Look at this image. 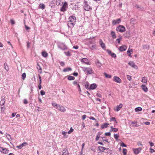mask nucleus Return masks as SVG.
Listing matches in <instances>:
<instances>
[{
    "mask_svg": "<svg viewBox=\"0 0 155 155\" xmlns=\"http://www.w3.org/2000/svg\"><path fill=\"white\" fill-rule=\"evenodd\" d=\"M76 17L73 16H71L68 19V25L70 28L73 27L75 24Z\"/></svg>",
    "mask_w": 155,
    "mask_h": 155,
    "instance_id": "obj_1",
    "label": "nucleus"
},
{
    "mask_svg": "<svg viewBox=\"0 0 155 155\" xmlns=\"http://www.w3.org/2000/svg\"><path fill=\"white\" fill-rule=\"evenodd\" d=\"M83 70L85 73L87 74H91L93 73V71L90 68L82 67Z\"/></svg>",
    "mask_w": 155,
    "mask_h": 155,
    "instance_id": "obj_2",
    "label": "nucleus"
},
{
    "mask_svg": "<svg viewBox=\"0 0 155 155\" xmlns=\"http://www.w3.org/2000/svg\"><path fill=\"white\" fill-rule=\"evenodd\" d=\"M116 30L117 31H118L120 32H122L125 31V29L123 26L119 25L116 28Z\"/></svg>",
    "mask_w": 155,
    "mask_h": 155,
    "instance_id": "obj_3",
    "label": "nucleus"
},
{
    "mask_svg": "<svg viewBox=\"0 0 155 155\" xmlns=\"http://www.w3.org/2000/svg\"><path fill=\"white\" fill-rule=\"evenodd\" d=\"M84 8L85 10L88 11L91 10L92 8H91L90 6L88 5L87 2H84Z\"/></svg>",
    "mask_w": 155,
    "mask_h": 155,
    "instance_id": "obj_4",
    "label": "nucleus"
},
{
    "mask_svg": "<svg viewBox=\"0 0 155 155\" xmlns=\"http://www.w3.org/2000/svg\"><path fill=\"white\" fill-rule=\"evenodd\" d=\"M0 151L4 153H8L9 152V150L6 148H4L0 147Z\"/></svg>",
    "mask_w": 155,
    "mask_h": 155,
    "instance_id": "obj_5",
    "label": "nucleus"
},
{
    "mask_svg": "<svg viewBox=\"0 0 155 155\" xmlns=\"http://www.w3.org/2000/svg\"><path fill=\"white\" fill-rule=\"evenodd\" d=\"M67 3L66 2H65L63 5V6L61 7V11L62 12H64L66 10V8L68 7L67 6Z\"/></svg>",
    "mask_w": 155,
    "mask_h": 155,
    "instance_id": "obj_6",
    "label": "nucleus"
},
{
    "mask_svg": "<svg viewBox=\"0 0 155 155\" xmlns=\"http://www.w3.org/2000/svg\"><path fill=\"white\" fill-rule=\"evenodd\" d=\"M57 109L63 112H64L66 110L65 108L63 106L59 105L58 106V107H57Z\"/></svg>",
    "mask_w": 155,
    "mask_h": 155,
    "instance_id": "obj_7",
    "label": "nucleus"
},
{
    "mask_svg": "<svg viewBox=\"0 0 155 155\" xmlns=\"http://www.w3.org/2000/svg\"><path fill=\"white\" fill-rule=\"evenodd\" d=\"M128 64L132 67L135 69H137V66L134 63L133 61H130L128 63Z\"/></svg>",
    "mask_w": 155,
    "mask_h": 155,
    "instance_id": "obj_8",
    "label": "nucleus"
},
{
    "mask_svg": "<svg viewBox=\"0 0 155 155\" xmlns=\"http://www.w3.org/2000/svg\"><path fill=\"white\" fill-rule=\"evenodd\" d=\"M122 106L123 104H120L119 105H117L114 108V110L118 111L122 107Z\"/></svg>",
    "mask_w": 155,
    "mask_h": 155,
    "instance_id": "obj_9",
    "label": "nucleus"
},
{
    "mask_svg": "<svg viewBox=\"0 0 155 155\" xmlns=\"http://www.w3.org/2000/svg\"><path fill=\"white\" fill-rule=\"evenodd\" d=\"M127 48V47L125 45H123L119 48V51H125Z\"/></svg>",
    "mask_w": 155,
    "mask_h": 155,
    "instance_id": "obj_10",
    "label": "nucleus"
},
{
    "mask_svg": "<svg viewBox=\"0 0 155 155\" xmlns=\"http://www.w3.org/2000/svg\"><path fill=\"white\" fill-rule=\"evenodd\" d=\"M141 150L140 148H139L137 149H133V150L134 153L135 154H137L139 153Z\"/></svg>",
    "mask_w": 155,
    "mask_h": 155,
    "instance_id": "obj_11",
    "label": "nucleus"
},
{
    "mask_svg": "<svg viewBox=\"0 0 155 155\" xmlns=\"http://www.w3.org/2000/svg\"><path fill=\"white\" fill-rule=\"evenodd\" d=\"M114 81L118 83H120L121 82L120 79L117 76H114Z\"/></svg>",
    "mask_w": 155,
    "mask_h": 155,
    "instance_id": "obj_12",
    "label": "nucleus"
},
{
    "mask_svg": "<svg viewBox=\"0 0 155 155\" xmlns=\"http://www.w3.org/2000/svg\"><path fill=\"white\" fill-rule=\"evenodd\" d=\"M121 21V19L120 18H118L117 20H114L112 21V24L113 25H115L117 24H119L120 23Z\"/></svg>",
    "mask_w": 155,
    "mask_h": 155,
    "instance_id": "obj_13",
    "label": "nucleus"
},
{
    "mask_svg": "<svg viewBox=\"0 0 155 155\" xmlns=\"http://www.w3.org/2000/svg\"><path fill=\"white\" fill-rule=\"evenodd\" d=\"M81 62L84 63L85 64H90L87 58H83L81 59Z\"/></svg>",
    "mask_w": 155,
    "mask_h": 155,
    "instance_id": "obj_14",
    "label": "nucleus"
},
{
    "mask_svg": "<svg viewBox=\"0 0 155 155\" xmlns=\"http://www.w3.org/2000/svg\"><path fill=\"white\" fill-rule=\"evenodd\" d=\"M58 47L62 50H65L67 49V46L63 44H61L58 46Z\"/></svg>",
    "mask_w": 155,
    "mask_h": 155,
    "instance_id": "obj_15",
    "label": "nucleus"
},
{
    "mask_svg": "<svg viewBox=\"0 0 155 155\" xmlns=\"http://www.w3.org/2000/svg\"><path fill=\"white\" fill-rule=\"evenodd\" d=\"M99 43L101 47L104 49H105L106 47L105 44L103 43V41L101 40H100L99 41Z\"/></svg>",
    "mask_w": 155,
    "mask_h": 155,
    "instance_id": "obj_16",
    "label": "nucleus"
},
{
    "mask_svg": "<svg viewBox=\"0 0 155 155\" xmlns=\"http://www.w3.org/2000/svg\"><path fill=\"white\" fill-rule=\"evenodd\" d=\"M135 7L138 9L139 10H143L144 9V8L143 6H140L137 5H135Z\"/></svg>",
    "mask_w": 155,
    "mask_h": 155,
    "instance_id": "obj_17",
    "label": "nucleus"
},
{
    "mask_svg": "<svg viewBox=\"0 0 155 155\" xmlns=\"http://www.w3.org/2000/svg\"><path fill=\"white\" fill-rule=\"evenodd\" d=\"M97 87V85L95 84H92L90 86L89 88L91 89H94Z\"/></svg>",
    "mask_w": 155,
    "mask_h": 155,
    "instance_id": "obj_18",
    "label": "nucleus"
},
{
    "mask_svg": "<svg viewBox=\"0 0 155 155\" xmlns=\"http://www.w3.org/2000/svg\"><path fill=\"white\" fill-rule=\"evenodd\" d=\"M142 89L145 92H147L148 91V88L145 85H143L141 86Z\"/></svg>",
    "mask_w": 155,
    "mask_h": 155,
    "instance_id": "obj_19",
    "label": "nucleus"
},
{
    "mask_svg": "<svg viewBox=\"0 0 155 155\" xmlns=\"http://www.w3.org/2000/svg\"><path fill=\"white\" fill-rule=\"evenodd\" d=\"M109 124L108 123H105L101 126V127L102 129L107 128L108 127Z\"/></svg>",
    "mask_w": 155,
    "mask_h": 155,
    "instance_id": "obj_20",
    "label": "nucleus"
},
{
    "mask_svg": "<svg viewBox=\"0 0 155 155\" xmlns=\"http://www.w3.org/2000/svg\"><path fill=\"white\" fill-rule=\"evenodd\" d=\"M62 155H69L68 151H67L66 150H64L62 151Z\"/></svg>",
    "mask_w": 155,
    "mask_h": 155,
    "instance_id": "obj_21",
    "label": "nucleus"
},
{
    "mask_svg": "<svg viewBox=\"0 0 155 155\" xmlns=\"http://www.w3.org/2000/svg\"><path fill=\"white\" fill-rule=\"evenodd\" d=\"M110 34H111V35L112 36V38H113V39H115V38H116V35L115 33L113 31H112L111 32Z\"/></svg>",
    "mask_w": 155,
    "mask_h": 155,
    "instance_id": "obj_22",
    "label": "nucleus"
},
{
    "mask_svg": "<svg viewBox=\"0 0 155 155\" xmlns=\"http://www.w3.org/2000/svg\"><path fill=\"white\" fill-rule=\"evenodd\" d=\"M4 68L6 70V71L7 72L8 71L9 69V68L8 67V66L7 65V64L6 63H4Z\"/></svg>",
    "mask_w": 155,
    "mask_h": 155,
    "instance_id": "obj_23",
    "label": "nucleus"
},
{
    "mask_svg": "<svg viewBox=\"0 0 155 155\" xmlns=\"http://www.w3.org/2000/svg\"><path fill=\"white\" fill-rule=\"evenodd\" d=\"M5 100L4 98H3L1 99V100L0 102V104L1 106H4L5 103Z\"/></svg>",
    "mask_w": 155,
    "mask_h": 155,
    "instance_id": "obj_24",
    "label": "nucleus"
},
{
    "mask_svg": "<svg viewBox=\"0 0 155 155\" xmlns=\"http://www.w3.org/2000/svg\"><path fill=\"white\" fill-rule=\"evenodd\" d=\"M42 55L44 57L46 58L48 56V54L46 51H43L42 53Z\"/></svg>",
    "mask_w": 155,
    "mask_h": 155,
    "instance_id": "obj_25",
    "label": "nucleus"
},
{
    "mask_svg": "<svg viewBox=\"0 0 155 155\" xmlns=\"http://www.w3.org/2000/svg\"><path fill=\"white\" fill-rule=\"evenodd\" d=\"M101 134V133L99 132L97 134V135L96 138V139H95V140L96 141H97L99 140V139L100 137V135Z\"/></svg>",
    "mask_w": 155,
    "mask_h": 155,
    "instance_id": "obj_26",
    "label": "nucleus"
},
{
    "mask_svg": "<svg viewBox=\"0 0 155 155\" xmlns=\"http://www.w3.org/2000/svg\"><path fill=\"white\" fill-rule=\"evenodd\" d=\"M39 8L43 9L45 8V5L43 4H40L39 6Z\"/></svg>",
    "mask_w": 155,
    "mask_h": 155,
    "instance_id": "obj_27",
    "label": "nucleus"
},
{
    "mask_svg": "<svg viewBox=\"0 0 155 155\" xmlns=\"http://www.w3.org/2000/svg\"><path fill=\"white\" fill-rule=\"evenodd\" d=\"M71 68H65L63 70V71L64 72H65L68 71H71Z\"/></svg>",
    "mask_w": 155,
    "mask_h": 155,
    "instance_id": "obj_28",
    "label": "nucleus"
},
{
    "mask_svg": "<svg viewBox=\"0 0 155 155\" xmlns=\"http://www.w3.org/2000/svg\"><path fill=\"white\" fill-rule=\"evenodd\" d=\"M135 20L134 18H132L130 20V22L131 24L134 25L135 24Z\"/></svg>",
    "mask_w": 155,
    "mask_h": 155,
    "instance_id": "obj_29",
    "label": "nucleus"
},
{
    "mask_svg": "<svg viewBox=\"0 0 155 155\" xmlns=\"http://www.w3.org/2000/svg\"><path fill=\"white\" fill-rule=\"evenodd\" d=\"M143 48L144 49H149V46L147 45H143Z\"/></svg>",
    "mask_w": 155,
    "mask_h": 155,
    "instance_id": "obj_30",
    "label": "nucleus"
},
{
    "mask_svg": "<svg viewBox=\"0 0 155 155\" xmlns=\"http://www.w3.org/2000/svg\"><path fill=\"white\" fill-rule=\"evenodd\" d=\"M142 110V108L141 107H137L135 108V111L136 112H137L139 111H141Z\"/></svg>",
    "mask_w": 155,
    "mask_h": 155,
    "instance_id": "obj_31",
    "label": "nucleus"
},
{
    "mask_svg": "<svg viewBox=\"0 0 155 155\" xmlns=\"http://www.w3.org/2000/svg\"><path fill=\"white\" fill-rule=\"evenodd\" d=\"M6 137L9 140H10L12 139L11 135L9 134H6Z\"/></svg>",
    "mask_w": 155,
    "mask_h": 155,
    "instance_id": "obj_32",
    "label": "nucleus"
},
{
    "mask_svg": "<svg viewBox=\"0 0 155 155\" xmlns=\"http://www.w3.org/2000/svg\"><path fill=\"white\" fill-rule=\"evenodd\" d=\"M104 76H105V77L106 78H111V76L108 74H107V73H104Z\"/></svg>",
    "mask_w": 155,
    "mask_h": 155,
    "instance_id": "obj_33",
    "label": "nucleus"
},
{
    "mask_svg": "<svg viewBox=\"0 0 155 155\" xmlns=\"http://www.w3.org/2000/svg\"><path fill=\"white\" fill-rule=\"evenodd\" d=\"M141 81L143 83H146L147 82V79L146 78L143 77L142 78Z\"/></svg>",
    "mask_w": 155,
    "mask_h": 155,
    "instance_id": "obj_34",
    "label": "nucleus"
},
{
    "mask_svg": "<svg viewBox=\"0 0 155 155\" xmlns=\"http://www.w3.org/2000/svg\"><path fill=\"white\" fill-rule=\"evenodd\" d=\"M68 79L70 81L73 80L75 79V78L73 76H69L68 77Z\"/></svg>",
    "mask_w": 155,
    "mask_h": 155,
    "instance_id": "obj_35",
    "label": "nucleus"
},
{
    "mask_svg": "<svg viewBox=\"0 0 155 155\" xmlns=\"http://www.w3.org/2000/svg\"><path fill=\"white\" fill-rule=\"evenodd\" d=\"M52 106L56 109H57V107H58V106L59 105L58 104L55 103H52Z\"/></svg>",
    "mask_w": 155,
    "mask_h": 155,
    "instance_id": "obj_36",
    "label": "nucleus"
},
{
    "mask_svg": "<svg viewBox=\"0 0 155 155\" xmlns=\"http://www.w3.org/2000/svg\"><path fill=\"white\" fill-rule=\"evenodd\" d=\"M99 148H101V149H100L101 151H102L103 152H104L105 150H106V149H107V148H106L104 147H99Z\"/></svg>",
    "mask_w": 155,
    "mask_h": 155,
    "instance_id": "obj_37",
    "label": "nucleus"
},
{
    "mask_svg": "<svg viewBox=\"0 0 155 155\" xmlns=\"http://www.w3.org/2000/svg\"><path fill=\"white\" fill-rule=\"evenodd\" d=\"M106 150H107V152L105 151V152H106L108 154H111L112 153V151L110 150L109 148H107V149H106Z\"/></svg>",
    "mask_w": 155,
    "mask_h": 155,
    "instance_id": "obj_38",
    "label": "nucleus"
},
{
    "mask_svg": "<svg viewBox=\"0 0 155 155\" xmlns=\"http://www.w3.org/2000/svg\"><path fill=\"white\" fill-rule=\"evenodd\" d=\"M96 65L99 67H101L102 66V64L99 61H97L96 63Z\"/></svg>",
    "mask_w": 155,
    "mask_h": 155,
    "instance_id": "obj_39",
    "label": "nucleus"
},
{
    "mask_svg": "<svg viewBox=\"0 0 155 155\" xmlns=\"http://www.w3.org/2000/svg\"><path fill=\"white\" fill-rule=\"evenodd\" d=\"M130 48L129 49V50L127 51V54H131L133 53V50L132 49H131L130 50H129Z\"/></svg>",
    "mask_w": 155,
    "mask_h": 155,
    "instance_id": "obj_40",
    "label": "nucleus"
},
{
    "mask_svg": "<svg viewBox=\"0 0 155 155\" xmlns=\"http://www.w3.org/2000/svg\"><path fill=\"white\" fill-rule=\"evenodd\" d=\"M62 134L63 135H64V137H67V136H66V135L67 134V133L65 131H63V132H62Z\"/></svg>",
    "mask_w": 155,
    "mask_h": 155,
    "instance_id": "obj_41",
    "label": "nucleus"
},
{
    "mask_svg": "<svg viewBox=\"0 0 155 155\" xmlns=\"http://www.w3.org/2000/svg\"><path fill=\"white\" fill-rule=\"evenodd\" d=\"M22 79L23 80H24L26 77V74L25 73H23L22 74Z\"/></svg>",
    "mask_w": 155,
    "mask_h": 155,
    "instance_id": "obj_42",
    "label": "nucleus"
},
{
    "mask_svg": "<svg viewBox=\"0 0 155 155\" xmlns=\"http://www.w3.org/2000/svg\"><path fill=\"white\" fill-rule=\"evenodd\" d=\"M123 152L124 155H126L127 152V149H123Z\"/></svg>",
    "mask_w": 155,
    "mask_h": 155,
    "instance_id": "obj_43",
    "label": "nucleus"
},
{
    "mask_svg": "<svg viewBox=\"0 0 155 155\" xmlns=\"http://www.w3.org/2000/svg\"><path fill=\"white\" fill-rule=\"evenodd\" d=\"M73 129L72 128V127H71L70 130L68 132V134H70L73 131Z\"/></svg>",
    "mask_w": 155,
    "mask_h": 155,
    "instance_id": "obj_44",
    "label": "nucleus"
},
{
    "mask_svg": "<svg viewBox=\"0 0 155 155\" xmlns=\"http://www.w3.org/2000/svg\"><path fill=\"white\" fill-rule=\"evenodd\" d=\"M114 138L116 139L117 140V138H118V137H119V135L118 134H114Z\"/></svg>",
    "mask_w": 155,
    "mask_h": 155,
    "instance_id": "obj_45",
    "label": "nucleus"
},
{
    "mask_svg": "<svg viewBox=\"0 0 155 155\" xmlns=\"http://www.w3.org/2000/svg\"><path fill=\"white\" fill-rule=\"evenodd\" d=\"M28 143L26 142H24L22 144H21L22 147H23L24 146H25L28 145Z\"/></svg>",
    "mask_w": 155,
    "mask_h": 155,
    "instance_id": "obj_46",
    "label": "nucleus"
},
{
    "mask_svg": "<svg viewBox=\"0 0 155 155\" xmlns=\"http://www.w3.org/2000/svg\"><path fill=\"white\" fill-rule=\"evenodd\" d=\"M110 55L112 57L114 58H116V55L115 54H114V53H111V54H110Z\"/></svg>",
    "mask_w": 155,
    "mask_h": 155,
    "instance_id": "obj_47",
    "label": "nucleus"
},
{
    "mask_svg": "<svg viewBox=\"0 0 155 155\" xmlns=\"http://www.w3.org/2000/svg\"><path fill=\"white\" fill-rule=\"evenodd\" d=\"M89 118L90 119L92 120H94L95 121L97 122V120L94 117H89Z\"/></svg>",
    "mask_w": 155,
    "mask_h": 155,
    "instance_id": "obj_48",
    "label": "nucleus"
},
{
    "mask_svg": "<svg viewBox=\"0 0 155 155\" xmlns=\"http://www.w3.org/2000/svg\"><path fill=\"white\" fill-rule=\"evenodd\" d=\"M127 78L129 81H130L131 78V76L129 75H127Z\"/></svg>",
    "mask_w": 155,
    "mask_h": 155,
    "instance_id": "obj_49",
    "label": "nucleus"
},
{
    "mask_svg": "<svg viewBox=\"0 0 155 155\" xmlns=\"http://www.w3.org/2000/svg\"><path fill=\"white\" fill-rule=\"evenodd\" d=\"M105 136H110V132L106 133L105 134Z\"/></svg>",
    "mask_w": 155,
    "mask_h": 155,
    "instance_id": "obj_50",
    "label": "nucleus"
},
{
    "mask_svg": "<svg viewBox=\"0 0 155 155\" xmlns=\"http://www.w3.org/2000/svg\"><path fill=\"white\" fill-rule=\"evenodd\" d=\"M40 93L42 95H44L45 94V92L43 91H40Z\"/></svg>",
    "mask_w": 155,
    "mask_h": 155,
    "instance_id": "obj_51",
    "label": "nucleus"
},
{
    "mask_svg": "<svg viewBox=\"0 0 155 155\" xmlns=\"http://www.w3.org/2000/svg\"><path fill=\"white\" fill-rule=\"evenodd\" d=\"M150 152L151 153H153V152H155V150L153 149H152V148H150Z\"/></svg>",
    "mask_w": 155,
    "mask_h": 155,
    "instance_id": "obj_52",
    "label": "nucleus"
},
{
    "mask_svg": "<svg viewBox=\"0 0 155 155\" xmlns=\"http://www.w3.org/2000/svg\"><path fill=\"white\" fill-rule=\"evenodd\" d=\"M118 129L117 128H114L113 130L115 132H116L118 131Z\"/></svg>",
    "mask_w": 155,
    "mask_h": 155,
    "instance_id": "obj_53",
    "label": "nucleus"
},
{
    "mask_svg": "<svg viewBox=\"0 0 155 155\" xmlns=\"http://www.w3.org/2000/svg\"><path fill=\"white\" fill-rule=\"evenodd\" d=\"M86 116L85 115H83L82 116V119L83 120H84L86 118Z\"/></svg>",
    "mask_w": 155,
    "mask_h": 155,
    "instance_id": "obj_54",
    "label": "nucleus"
},
{
    "mask_svg": "<svg viewBox=\"0 0 155 155\" xmlns=\"http://www.w3.org/2000/svg\"><path fill=\"white\" fill-rule=\"evenodd\" d=\"M97 96L99 97H102V95H101L99 93H97Z\"/></svg>",
    "mask_w": 155,
    "mask_h": 155,
    "instance_id": "obj_55",
    "label": "nucleus"
},
{
    "mask_svg": "<svg viewBox=\"0 0 155 155\" xmlns=\"http://www.w3.org/2000/svg\"><path fill=\"white\" fill-rule=\"evenodd\" d=\"M17 147L19 149H21L22 148V147L21 144H20L19 146H17Z\"/></svg>",
    "mask_w": 155,
    "mask_h": 155,
    "instance_id": "obj_56",
    "label": "nucleus"
},
{
    "mask_svg": "<svg viewBox=\"0 0 155 155\" xmlns=\"http://www.w3.org/2000/svg\"><path fill=\"white\" fill-rule=\"evenodd\" d=\"M149 143L150 145V146L151 147L153 146V145H154V143H152V142H151L150 141H149Z\"/></svg>",
    "mask_w": 155,
    "mask_h": 155,
    "instance_id": "obj_57",
    "label": "nucleus"
},
{
    "mask_svg": "<svg viewBox=\"0 0 155 155\" xmlns=\"http://www.w3.org/2000/svg\"><path fill=\"white\" fill-rule=\"evenodd\" d=\"M24 103L25 104H27L28 103V101L26 99H25L24 100Z\"/></svg>",
    "mask_w": 155,
    "mask_h": 155,
    "instance_id": "obj_58",
    "label": "nucleus"
},
{
    "mask_svg": "<svg viewBox=\"0 0 155 155\" xmlns=\"http://www.w3.org/2000/svg\"><path fill=\"white\" fill-rule=\"evenodd\" d=\"M121 38H117L116 39V41H117V42L118 43H120V40L121 39Z\"/></svg>",
    "mask_w": 155,
    "mask_h": 155,
    "instance_id": "obj_59",
    "label": "nucleus"
},
{
    "mask_svg": "<svg viewBox=\"0 0 155 155\" xmlns=\"http://www.w3.org/2000/svg\"><path fill=\"white\" fill-rule=\"evenodd\" d=\"M10 21L11 24L12 25L14 24H15V21L13 20L12 19Z\"/></svg>",
    "mask_w": 155,
    "mask_h": 155,
    "instance_id": "obj_60",
    "label": "nucleus"
},
{
    "mask_svg": "<svg viewBox=\"0 0 155 155\" xmlns=\"http://www.w3.org/2000/svg\"><path fill=\"white\" fill-rule=\"evenodd\" d=\"M7 42L9 45H10L11 46L12 48H13V46L12 45V44H11V43L10 41H8Z\"/></svg>",
    "mask_w": 155,
    "mask_h": 155,
    "instance_id": "obj_61",
    "label": "nucleus"
},
{
    "mask_svg": "<svg viewBox=\"0 0 155 155\" xmlns=\"http://www.w3.org/2000/svg\"><path fill=\"white\" fill-rule=\"evenodd\" d=\"M73 75L75 76H77L78 75V74L77 72H74L73 74Z\"/></svg>",
    "mask_w": 155,
    "mask_h": 155,
    "instance_id": "obj_62",
    "label": "nucleus"
},
{
    "mask_svg": "<svg viewBox=\"0 0 155 155\" xmlns=\"http://www.w3.org/2000/svg\"><path fill=\"white\" fill-rule=\"evenodd\" d=\"M25 28L27 30H28L30 29V28L29 27H28L26 25H25Z\"/></svg>",
    "mask_w": 155,
    "mask_h": 155,
    "instance_id": "obj_63",
    "label": "nucleus"
},
{
    "mask_svg": "<svg viewBox=\"0 0 155 155\" xmlns=\"http://www.w3.org/2000/svg\"><path fill=\"white\" fill-rule=\"evenodd\" d=\"M144 123L146 125H150V122H148V121H147V122H144Z\"/></svg>",
    "mask_w": 155,
    "mask_h": 155,
    "instance_id": "obj_64",
    "label": "nucleus"
}]
</instances>
